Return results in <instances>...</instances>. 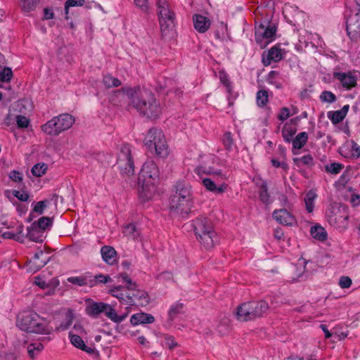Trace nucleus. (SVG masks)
Here are the masks:
<instances>
[{"label": "nucleus", "instance_id": "1", "mask_svg": "<svg viewBox=\"0 0 360 360\" xmlns=\"http://www.w3.org/2000/svg\"><path fill=\"white\" fill-rule=\"evenodd\" d=\"M117 96H126L129 106L135 108L141 115L155 120L162 113V108L155 95L149 89L139 87H124L114 91Z\"/></svg>", "mask_w": 360, "mask_h": 360}, {"label": "nucleus", "instance_id": "2", "mask_svg": "<svg viewBox=\"0 0 360 360\" xmlns=\"http://www.w3.org/2000/svg\"><path fill=\"white\" fill-rule=\"evenodd\" d=\"M192 199L191 186L189 184L178 181L174 186V191L169 199L170 212L184 217L191 210Z\"/></svg>", "mask_w": 360, "mask_h": 360}, {"label": "nucleus", "instance_id": "3", "mask_svg": "<svg viewBox=\"0 0 360 360\" xmlns=\"http://www.w3.org/2000/svg\"><path fill=\"white\" fill-rule=\"evenodd\" d=\"M17 326L21 330L39 335H50L53 332L50 321L35 312L20 315L18 318Z\"/></svg>", "mask_w": 360, "mask_h": 360}, {"label": "nucleus", "instance_id": "4", "mask_svg": "<svg viewBox=\"0 0 360 360\" xmlns=\"http://www.w3.org/2000/svg\"><path fill=\"white\" fill-rule=\"evenodd\" d=\"M193 227L198 241L206 250L212 249L219 242L212 222L204 217H198L193 221Z\"/></svg>", "mask_w": 360, "mask_h": 360}, {"label": "nucleus", "instance_id": "5", "mask_svg": "<svg viewBox=\"0 0 360 360\" xmlns=\"http://www.w3.org/2000/svg\"><path fill=\"white\" fill-rule=\"evenodd\" d=\"M159 176V169L153 160L146 161L139 174L138 184L146 198H150L155 191V183Z\"/></svg>", "mask_w": 360, "mask_h": 360}, {"label": "nucleus", "instance_id": "6", "mask_svg": "<svg viewBox=\"0 0 360 360\" xmlns=\"http://www.w3.org/2000/svg\"><path fill=\"white\" fill-rule=\"evenodd\" d=\"M269 309V304L264 300L248 302L238 307L236 315L238 320L248 321L263 316Z\"/></svg>", "mask_w": 360, "mask_h": 360}, {"label": "nucleus", "instance_id": "7", "mask_svg": "<svg viewBox=\"0 0 360 360\" xmlns=\"http://www.w3.org/2000/svg\"><path fill=\"white\" fill-rule=\"evenodd\" d=\"M197 174L201 173L211 174V178L202 179V184L205 188L216 194H221L225 192L227 185L224 182L226 179L224 174H221V171H214L212 168H205L202 166H199L195 169Z\"/></svg>", "mask_w": 360, "mask_h": 360}, {"label": "nucleus", "instance_id": "8", "mask_svg": "<svg viewBox=\"0 0 360 360\" xmlns=\"http://www.w3.org/2000/svg\"><path fill=\"white\" fill-rule=\"evenodd\" d=\"M75 122V118L68 114H61L41 126L43 132L50 136H58L61 132L70 129Z\"/></svg>", "mask_w": 360, "mask_h": 360}, {"label": "nucleus", "instance_id": "9", "mask_svg": "<svg viewBox=\"0 0 360 360\" xmlns=\"http://www.w3.org/2000/svg\"><path fill=\"white\" fill-rule=\"evenodd\" d=\"M145 145L153 153L160 157L164 158L168 155V147L166 144L165 135L160 129L151 128L149 129L146 138Z\"/></svg>", "mask_w": 360, "mask_h": 360}, {"label": "nucleus", "instance_id": "10", "mask_svg": "<svg viewBox=\"0 0 360 360\" xmlns=\"http://www.w3.org/2000/svg\"><path fill=\"white\" fill-rule=\"evenodd\" d=\"M156 6L162 35L167 36L174 27L175 13L166 0H157Z\"/></svg>", "mask_w": 360, "mask_h": 360}, {"label": "nucleus", "instance_id": "11", "mask_svg": "<svg viewBox=\"0 0 360 360\" xmlns=\"http://www.w3.org/2000/svg\"><path fill=\"white\" fill-rule=\"evenodd\" d=\"M120 277L122 278L123 282L126 283L127 289L131 292L129 298L132 302L129 303V306H146L150 302L148 293L143 290L138 289L137 284L133 282L126 274H120Z\"/></svg>", "mask_w": 360, "mask_h": 360}, {"label": "nucleus", "instance_id": "12", "mask_svg": "<svg viewBox=\"0 0 360 360\" xmlns=\"http://www.w3.org/2000/svg\"><path fill=\"white\" fill-rule=\"evenodd\" d=\"M117 165L123 175L130 176L134 174V161L131 158L129 146L124 145L121 147L118 154Z\"/></svg>", "mask_w": 360, "mask_h": 360}, {"label": "nucleus", "instance_id": "13", "mask_svg": "<svg viewBox=\"0 0 360 360\" xmlns=\"http://www.w3.org/2000/svg\"><path fill=\"white\" fill-rule=\"evenodd\" d=\"M86 302L87 304L85 307V311L88 316L97 319L101 314H103L106 317L110 318L112 306L101 302H94L91 300H87Z\"/></svg>", "mask_w": 360, "mask_h": 360}, {"label": "nucleus", "instance_id": "14", "mask_svg": "<svg viewBox=\"0 0 360 360\" xmlns=\"http://www.w3.org/2000/svg\"><path fill=\"white\" fill-rule=\"evenodd\" d=\"M347 32L351 39L360 37V13L350 15L346 24Z\"/></svg>", "mask_w": 360, "mask_h": 360}, {"label": "nucleus", "instance_id": "15", "mask_svg": "<svg viewBox=\"0 0 360 360\" xmlns=\"http://www.w3.org/2000/svg\"><path fill=\"white\" fill-rule=\"evenodd\" d=\"M52 338L49 335L41 337L37 342L29 344L27 352L31 359H34L44 349V344L49 343Z\"/></svg>", "mask_w": 360, "mask_h": 360}, {"label": "nucleus", "instance_id": "16", "mask_svg": "<svg viewBox=\"0 0 360 360\" xmlns=\"http://www.w3.org/2000/svg\"><path fill=\"white\" fill-rule=\"evenodd\" d=\"M348 215L346 213H342L340 207L337 209L333 208V210L328 213V222L338 228H345L347 225Z\"/></svg>", "mask_w": 360, "mask_h": 360}, {"label": "nucleus", "instance_id": "17", "mask_svg": "<svg viewBox=\"0 0 360 360\" xmlns=\"http://www.w3.org/2000/svg\"><path fill=\"white\" fill-rule=\"evenodd\" d=\"M276 32V27L274 25H269L264 27L263 25H259L256 27L255 37L257 43H260L262 39H267V43L272 41Z\"/></svg>", "mask_w": 360, "mask_h": 360}, {"label": "nucleus", "instance_id": "18", "mask_svg": "<svg viewBox=\"0 0 360 360\" xmlns=\"http://www.w3.org/2000/svg\"><path fill=\"white\" fill-rule=\"evenodd\" d=\"M49 259L50 257L47 253L44 252L42 250L38 251L30 260V269L34 271H37L48 263Z\"/></svg>", "mask_w": 360, "mask_h": 360}, {"label": "nucleus", "instance_id": "19", "mask_svg": "<svg viewBox=\"0 0 360 360\" xmlns=\"http://www.w3.org/2000/svg\"><path fill=\"white\" fill-rule=\"evenodd\" d=\"M110 293L124 304L129 305V303L132 302L129 298L131 292L127 289V285L126 286L118 285L115 287L110 289Z\"/></svg>", "mask_w": 360, "mask_h": 360}, {"label": "nucleus", "instance_id": "20", "mask_svg": "<svg viewBox=\"0 0 360 360\" xmlns=\"http://www.w3.org/2000/svg\"><path fill=\"white\" fill-rule=\"evenodd\" d=\"M334 77L338 79L342 86L347 89H350L356 85V77L349 72H335Z\"/></svg>", "mask_w": 360, "mask_h": 360}, {"label": "nucleus", "instance_id": "21", "mask_svg": "<svg viewBox=\"0 0 360 360\" xmlns=\"http://www.w3.org/2000/svg\"><path fill=\"white\" fill-rule=\"evenodd\" d=\"M273 217L278 223L285 226H291L295 221L294 217L285 209L275 210Z\"/></svg>", "mask_w": 360, "mask_h": 360}, {"label": "nucleus", "instance_id": "22", "mask_svg": "<svg viewBox=\"0 0 360 360\" xmlns=\"http://www.w3.org/2000/svg\"><path fill=\"white\" fill-rule=\"evenodd\" d=\"M340 153L346 158H358L360 157V146L355 141H351L341 148Z\"/></svg>", "mask_w": 360, "mask_h": 360}, {"label": "nucleus", "instance_id": "23", "mask_svg": "<svg viewBox=\"0 0 360 360\" xmlns=\"http://www.w3.org/2000/svg\"><path fill=\"white\" fill-rule=\"evenodd\" d=\"M195 29L200 33L205 32L210 27V20L202 15L195 14L193 16Z\"/></svg>", "mask_w": 360, "mask_h": 360}, {"label": "nucleus", "instance_id": "24", "mask_svg": "<svg viewBox=\"0 0 360 360\" xmlns=\"http://www.w3.org/2000/svg\"><path fill=\"white\" fill-rule=\"evenodd\" d=\"M184 305L180 302H176L172 304L168 310L167 323L171 326L173 321L178 318L180 315L184 314Z\"/></svg>", "mask_w": 360, "mask_h": 360}, {"label": "nucleus", "instance_id": "25", "mask_svg": "<svg viewBox=\"0 0 360 360\" xmlns=\"http://www.w3.org/2000/svg\"><path fill=\"white\" fill-rule=\"evenodd\" d=\"M69 338L71 343L77 348L80 349L88 354H93L95 352V349L91 347H89L85 345L82 336L75 335L72 333H69Z\"/></svg>", "mask_w": 360, "mask_h": 360}, {"label": "nucleus", "instance_id": "26", "mask_svg": "<svg viewBox=\"0 0 360 360\" xmlns=\"http://www.w3.org/2000/svg\"><path fill=\"white\" fill-rule=\"evenodd\" d=\"M101 253L103 259L109 265H112L117 260V252L115 250L108 245H104L101 248Z\"/></svg>", "mask_w": 360, "mask_h": 360}, {"label": "nucleus", "instance_id": "27", "mask_svg": "<svg viewBox=\"0 0 360 360\" xmlns=\"http://www.w3.org/2000/svg\"><path fill=\"white\" fill-rule=\"evenodd\" d=\"M154 321L155 318L153 315L143 312L135 314L132 315L130 319V322L133 326L152 323Z\"/></svg>", "mask_w": 360, "mask_h": 360}, {"label": "nucleus", "instance_id": "28", "mask_svg": "<svg viewBox=\"0 0 360 360\" xmlns=\"http://www.w3.org/2000/svg\"><path fill=\"white\" fill-rule=\"evenodd\" d=\"M349 108V105H345L339 110L330 111L328 112V117L333 124H338L346 117Z\"/></svg>", "mask_w": 360, "mask_h": 360}, {"label": "nucleus", "instance_id": "29", "mask_svg": "<svg viewBox=\"0 0 360 360\" xmlns=\"http://www.w3.org/2000/svg\"><path fill=\"white\" fill-rule=\"evenodd\" d=\"M67 281L77 286H89L93 287V280L90 276H71L68 278Z\"/></svg>", "mask_w": 360, "mask_h": 360}, {"label": "nucleus", "instance_id": "30", "mask_svg": "<svg viewBox=\"0 0 360 360\" xmlns=\"http://www.w3.org/2000/svg\"><path fill=\"white\" fill-rule=\"evenodd\" d=\"M282 58L281 49L276 46L272 47L268 53L266 60H264V64L270 65L272 61L278 62Z\"/></svg>", "mask_w": 360, "mask_h": 360}, {"label": "nucleus", "instance_id": "31", "mask_svg": "<svg viewBox=\"0 0 360 360\" xmlns=\"http://www.w3.org/2000/svg\"><path fill=\"white\" fill-rule=\"evenodd\" d=\"M297 131V129L295 126L286 123L282 129V136L284 141L287 143H290L293 140V136Z\"/></svg>", "mask_w": 360, "mask_h": 360}, {"label": "nucleus", "instance_id": "32", "mask_svg": "<svg viewBox=\"0 0 360 360\" xmlns=\"http://www.w3.org/2000/svg\"><path fill=\"white\" fill-rule=\"evenodd\" d=\"M52 224V219L48 217H42L37 221H34L31 225L32 229L39 230L42 233L44 231Z\"/></svg>", "mask_w": 360, "mask_h": 360}, {"label": "nucleus", "instance_id": "33", "mask_svg": "<svg viewBox=\"0 0 360 360\" xmlns=\"http://www.w3.org/2000/svg\"><path fill=\"white\" fill-rule=\"evenodd\" d=\"M293 162L298 167L305 165L307 167L311 168L314 165V158L311 155H306L301 158H293Z\"/></svg>", "mask_w": 360, "mask_h": 360}, {"label": "nucleus", "instance_id": "34", "mask_svg": "<svg viewBox=\"0 0 360 360\" xmlns=\"http://www.w3.org/2000/svg\"><path fill=\"white\" fill-rule=\"evenodd\" d=\"M308 134L307 132L299 133L292 141L293 148L301 149L306 144Z\"/></svg>", "mask_w": 360, "mask_h": 360}, {"label": "nucleus", "instance_id": "35", "mask_svg": "<svg viewBox=\"0 0 360 360\" xmlns=\"http://www.w3.org/2000/svg\"><path fill=\"white\" fill-rule=\"evenodd\" d=\"M311 234L314 238L320 241H324L327 238V233L321 226H314L311 228Z\"/></svg>", "mask_w": 360, "mask_h": 360}, {"label": "nucleus", "instance_id": "36", "mask_svg": "<svg viewBox=\"0 0 360 360\" xmlns=\"http://www.w3.org/2000/svg\"><path fill=\"white\" fill-rule=\"evenodd\" d=\"M27 237L34 242L41 243L43 241V233L37 229H32V225L27 228Z\"/></svg>", "mask_w": 360, "mask_h": 360}, {"label": "nucleus", "instance_id": "37", "mask_svg": "<svg viewBox=\"0 0 360 360\" xmlns=\"http://www.w3.org/2000/svg\"><path fill=\"white\" fill-rule=\"evenodd\" d=\"M229 323L230 321L229 319L224 318L217 326L216 330L219 335L224 336L230 332L231 328Z\"/></svg>", "mask_w": 360, "mask_h": 360}, {"label": "nucleus", "instance_id": "38", "mask_svg": "<svg viewBox=\"0 0 360 360\" xmlns=\"http://www.w3.org/2000/svg\"><path fill=\"white\" fill-rule=\"evenodd\" d=\"M316 198V194L311 191H309L304 198L305 207L307 212L309 213L312 212L314 210V200Z\"/></svg>", "mask_w": 360, "mask_h": 360}, {"label": "nucleus", "instance_id": "39", "mask_svg": "<svg viewBox=\"0 0 360 360\" xmlns=\"http://www.w3.org/2000/svg\"><path fill=\"white\" fill-rule=\"evenodd\" d=\"M102 83L109 89L112 87H117L121 85V82L117 78L113 77L110 75H106L103 77Z\"/></svg>", "mask_w": 360, "mask_h": 360}, {"label": "nucleus", "instance_id": "40", "mask_svg": "<svg viewBox=\"0 0 360 360\" xmlns=\"http://www.w3.org/2000/svg\"><path fill=\"white\" fill-rule=\"evenodd\" d=\"M123 233L125 236L136 239L139 236V232L134 224H129L124 227Z\"/></svg>", "mask_w": 360, "mask_h": 360}, {"label": "nucleus", "instance_id": "41", "mask_svg": "<svg viewBox=\"0 0 360 360\" xmlns=\"http://www.w3.org/2000/svg\"><path fill=\"white\" fill-rule=\"evenodd\" d=\"M222 143L225 149L228 151L232 150L233 146V135L230 131H226L222 137Z\"/></svg>", "mask_w": 360, "mask_h": 360}, {"label": "nucleus", "instance_id": "42", "mask_svg": "<svg viewBox=\"0 0 360 360\" xmlns=\"http://www.w3.org/2000/svg\"><path fill=\"white\" fill-rule=\"evenodd\" d=\"M39 0H20L22 9L25 12L34 10Z\"/></svg>", "mask_w": 360, "mask_h": 360}, {"label": "nucleus", "instance_id": "43", "mask_svg": "<svg viewBox=\"0 0 360 360\" xmlns=\"http://www.w3.org/2000/svg\"><path fill=\"white\" fill-rule=\"evenodd\" d=\"M13 77V72L11 68L7 67H3L0 70V82H8Z\"/></svg>", "mask_w": 360, "mask_h": 360}, {"label": "nucleus", "instance_id": "44", "mask_svg": "<svg viewBox=\"0 0 360 360\" xmlns=\"http://www.w3.org/2000/svg\"><path fill=\"white\" fill-rule=\"evenodd\" d=\"M336 99V96L330 91H323L320 95V100L323 103H333Z\"/></svg>", "mask_w": 360, "mask_h": 360}, {"label": "nucleus", "instance_id": "45", "mask_svg": "<svg viewBox=\"0 0 360 360\" xmlns=\"http://www.w3.org/2000/svg\"><path fill=\"white\" fill-rule=\"evenodd\" d=\"M47 169V165L44 163H38L32 168V173L35 176H41L45 174Z\"/></svg>", "mask_w": 360, "mask_h": 360}, {"label": "nucleus", "instance_id": "46", "mask_svg": "<svg viewBox=\"0 0 360 360\" xmlns=\"http://www.w3.org/2000/svg\"><path fill=\"white\" fill-rule=\"evenodd\" d=\"M269 101L268 92L266 90H259L257 94V103L259 106H264Z\"/></svg>", "mask_w": 360, "mask_h": 360}, {"label": "nucleus", "instance_id": "47", "mask_svg": "<svg viewBox=\"0 0 360 360\" xmlns=\"http://www.w3.org/2000/svg\"><path fill=\"white\" fill-rule=\"evenodd\" d=\"M342 168L343 165L340 163L337 162H333L325 166V170L328 173H330L333 174H337L340 173Z\"/></svg>", "mask_w": 360, "mask_h": 360}, {"label": "nucleus", "instance_id": "48", "mask_svg": "<svg viewBox=\"0 0 360 360\" xmlns=\"http://www.w3.org/2000/svg\"><path fill=\"white\" fill-rule=\"evenodd\" d=\"M219 77L221 82L226 87L227 91L231 93V85L227 74L224 71H221L219 72Z\"/></svg>", "mask_w": 360, "mask_h": 360}, {"label": "nucleus", "instance_id": "49", "mask_svg": "<svg viewBox=\"0 0 360 360\" xmlns=\"http://www.w3.org/2000/svg\"><path fill=\"white\" fill-rule=\"evenodd\" d=\"M49 202V200H44L38 202L33 209L34 212L39 214H42L44 213V208L47 207Z\"/></svg>", "mask_w": 360, "mask_h": 360}, {"label": "nucleus", "instance_id": "50", "mask_svg": "<svg viewBox=\"0 0 360 360\" xmlns=\"http://www.w3.org/2000/svg\"><path fill=\"white\" fill-rule=\"evenodd\" d=\"M128 316V314H122V315H118L117 314V312L115 311V309L112 307V311H111V315L110 316V319L115 322V323H120L122 322V321H124L127 316Z\"/></svg>", "mask_w": 360, "mask_h": 360}, {"label": "nucleus", "instance_id": "51", "mask_svg": "<svg viewBox=\"0 0 360 360\" xmlns=\"http://www.w3.org/2000/svg\"><path fill=\"white\" fill-rule=\"evenodd\" d=\"M259 198L264 203L269 202V195L268 193L267 186L266 184H263L261 186L260 191H259Z\"/></svg>", "mask_w": 360, "mask_h": 360}, {"label": "nucleus", "instance_id": "52", "mask_svg": "<svg viewBox=\"0 0 360 360\" xmlns=\"http://www.w3.org/2000/svg\"><path fill=\"white\" fill-rule=\"evenodd\" d=\"M72 323V317L71 315L67 316L65 321L62 322L58 327L55 328L56 331H63L67 330ZM54 331V329H53Z\"/></svg>", "mask_w": 360, "mask_h": 360}, {"label": "nucleus", "instance_id": "53", "mask_svg": "<svg viewBox=\"0 0 360 360\" xmlns=\"http://www.w3.org/2000/svg\"><path fill=\"white\" fill-rule=\"evenodd\" d=\"M2 237L7 239H13L18 242H23V235L15 234L10 231H6L2 233Z\"/></svg>", "mask_w": 360, "mask_h": 360}, {"label": "nucleus", "instance_id": "54", "mask_svg": "<svg viewBox=\"0 0 360 360\" xmlns=\"http://www.w3.org/2000/svg\"><path fill=\"white\" fill-rule=\"evenodd\" d=\"M164 340L165 345L169 349H172L178 347V343L175 341L174 338L172 335H165Z\"/></svg>", "mask_w": 360, "mask_h": 360}, {"label": "nucleus", "instance_id": "55", "mask_svg": "<svg viewBox=\"0 0 360 360\" xmlns=\"http://www.w3.org/2000/svg\"><path fill=\"white\" fill-rule=\"evenodd\" d=\"M134 4L142 12L146 13L148 12L149 5L148 0H134Z\"/></svg>", "mask_w": 360, "mask_h": 360}, {"label": "nucleus", "instance_id": "56", "mask_svg": "<svg viewBox=\"0 0 360 360\" xmlns=\"http://www.w3.org/2000/svg\"><path fill=\"white\" fill-rule=\"evenodd\" d=\"M93 280L94 286L97 283H106L111 281V278L109 276H105L103 274H98L94 276Z\"/></svg>", "mask_w": 360, "mask_h": 360}, {"label": "nucleus", "instance_id": "57", "mask_svg": "<svg viewBox=\"0 0 360 360\" xmlns=\"http://www.w3.org/2000/svg\"><path fill=\"white\" fill-rule=\"evenodd\" d=\"M85 2V0H68L65 4V9L66 14L68 12V8L73 6H82Z\"/></svg>", "mask_w": 360, "mask_h": 360}, {"label": "nucleus", "instance_id": "58", "mask_svg": "<svg viewBox=\"0 0 360 360\" xmlns=\"http://www.w3.org/2000/svg\"><path fill=\"white\" fill-rule=\"evenodd\" d=\"M9 178L11 181L14 182H22L23 179V175L18 171L12 170L9 173Z\"/></svg>", "mask_w": 360, "mask_h": 360}, {"label": "nucleus", "instance_id": "59", "mask_svg": "<svg viewBox=\"0 0 360 360\" xmlns=\"http://www.w3.org/2000/svg\"><path fill=\"white\" fill-rule=\"evenodd\" d=\"M16 122L20 128H26L29 125L30 121L28 118L22 115L16 116Z\"/></svg>", "mask_w": 360, "mask_h": 360}, {"label": "nucleus", "instance_id": "60", "mask_svg": "<svg viewBox=\"0 0 360 360\" xmlns=\"http://www.w3.org/2000/svg\"><path fill=\"white\" fill-rule=\"evenodd\" d=\"M70 333H72L73 334H75V335L76 334L79 336H82V335L86 334V331H85L84 327L80 323H75L73 326V328L72 329L71 331H70Z\"/></svg>", "mask_w": 360, "mask_h": 360}, {"label": "nucleus", "instance_id": "61", "mask_svg": "<svg viewBox=\"0 0 360 360\" xmlns=\"http://www.w3.org/2000/svg\"><path fill=\"white\" fill-rule=\"evenodd\" d=\"M13 194L22 202H26L29 199V194L25 191H13Z\"/></svg>", "mask_w": 360, "mask_h": 360}, {"label": "nucleus", "instance_id": "62", "mask_svg": "<svg viewBox=\"0 0 360 360\" xmlns=\"http://www.w3.org/2000/svg\"><path fill=\"white\" fill-rule=\"evenodd\" d=\"M339 285L342 288H349L352 285V280L348 276H342L340 278Z\"/></svg>", "mask_w": 360, "mask_h": 360}, {"label": "nucleus", "instance_id": "63", "mask_svg": "<svg viewBox=\"0 0 360 360\" xmlns=\"http://www.w3.org/2000/svg\"><path fill=\"white\" fill-rule=\"evenodd\" d=\"M290 117V110L288 108H282L281 109V112L278 115V118L279 120L284 121L287 120Z\"/></svg>", "mask_w": 360, "mask_h": 360}, {"label": "nucleus", "instance_id": "64", "mask_svg": "<svg viewBox=\"0 0 360 360\" xmlns=\"http://www.w3.org/2000/svg\"><path fill=\"white\" fill-rule=\"evenodd\" d=\"M156 278L160 280H169L172 278V274L169 271H164L159 274Z\"/></svg>", "mask_w": 360, "mask_h": 360}]
</instances>
